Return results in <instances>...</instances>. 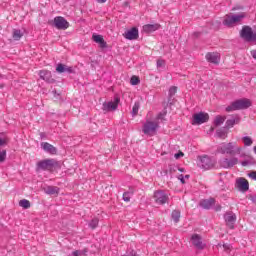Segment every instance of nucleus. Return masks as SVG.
Listing matches in <instances>:
<instances>
[{
  "mask_svg": "<svg viewBox=\"0 0 256 256\" xmlns=\"http://www.w3.org/2000/svg\"><path fill=\"white\" fill-rule=\"evenodd\" d=\"M124 37L129 41H135V39H139V29L135 27L131 28L124 33Z\"/></svg>",
  "mask_w": 256,
  "mask_h": 256,
  "instance_id": "nucleus-15",
  "label": "nucleus"
},
{
  "mask_svg": "<svg viewBox=\"0 0 256 256\" xmlns=\"http://www.w3.org/2000/svg\"><path fill=\"white\" fill-rule=\"evenodd\" d=\"M244 17L245 15L243 14H238V15L228 14L225 16L223 20V25H225L226 27H231V25L235 23H239V21H241V19H243Z\"/></svg>",
  "mask_w": 256,
  "mask_h": 256,
  "instance_id": "nucleus-7",
  "label": "nucleus"
},
{
  "mask_svg": "<svg viewBox=\"0 0 256 256\" xmlns=\"http://www.w3.org/2000/svg\"><path fill=\"white\" fill-rule=\"evenodd\" d=\"M223 248L227 250V249H229V245L224 244V245H223Z\"/></svg>",
  "mask_w": 256,
  "mask_h": 256,
  "instance_id": "nucleus-55",
  "label": "nucleus"
},
{
  "mask_svg": "<svg viewBox=\"0 0 256 256\" xmlns=\"http://www.w3.org/2000/svg\"><path fill=\"white\" fill-rule=\"evenodd\" d=\"M241 123V117L239 115L232 116V118L226 121V129H231L234 125H239Z\"/></svg>",
  "mask_w": 256,
  "mask_h": 256,
  "instance_id": "nucleus-21",
  "label": "nucleus"
},
{
  "mask_svg": "<svg viewBox=\"0 0 256 256\" xmlns=\"http://www.w3.org/2000/svg\"><path fill=\"white\" fill-rule=\"evenodd\" d=\"M157 129H159V122H153V121H146V123L143 125V133L144 135H153L157 132Z\"/></svg>",
  "mask_w": 256,
  "mask_h": 256,
  "instance_id": "nucleus-6",
  "label": "nucleus"
},
{
  "mask_svg": "<svg viewBox=\"0 0 256 256\" xmlns=\"http://www.w3.org/2000/svg\"><path fill=\"white\" fill-rule=\"evenodd\" d=\"M154 201L157 205H165V203H169V195H167L166 191L157 190L154 192Z\"/></svg>",
  "mask_w": 256,
  "mask_h": 256,
  "instance_id": "nucleus-5",
  "label": "nucleus"
},
{
  "mask_svg": "<svg viewBox=\"0 0 256 256\" xmlns=\"http://www.w3.org/2000/svg\"><path fill=\"white\" fill-rule=\"evenodd\" d=\"M157 69H165V60L163 59L157 60Z\"/></svg>",
  "mask_w": 256,
  "mask_h": 256,
  "instance_id": "nucleus-36",
  "label": "nucleus"
},
{
  "mask_svg": "<svg viewBox=\"0 0 256 256\" xmlns=\"http://www.w3.org/2000/svg\"><path fill=\"white\" fill-rule=\"evenodd\" d=\"M252 103L251 100L247 98L238 99L231 103V105L226 107L227 113H231L232 111H241L245 109H249Z\"/></svg>",
  "mask_w": 256,
  "mask_h": 256,
  "instance_id": "nucleus-1",
  "label": "nucleus"
},
{
  "mask_svg": "<svg viewBox=\"0 0 256 256\" xmlns=\"http://www.w3.org/2000/svg\"><path fill=\"white\" fill-rule=\"evenodd\" d=\"M40 137H41V139H45V133H40Z\"/></svg>",
  "mask_w": 256,
  "mask_h": 256,
  "instance_id": "nucleus-53",
  "label": "nucleus"
},
{
  "mask_svg": "<svg viewBox=\"0 0 256 256\" xmlns=\"http://www.w3.org/2000/svg\"><path fill=\"white\" fill-rule=\"evenodd\" d=\"M59 169V162L55 159H44L37 163V171H53Z\"/></svg>",
  "mask_w": 256,
  "mask_h": 256,
  "instance_id": "nucleus-3",
  "label": "nucleus"
},
{
  "mask_svg": "<svg viewBox=\"0 0 256 256\" xmlns=\"http://www.w3.org/2000/svg\"><path fill=\"white\" fill-rule=\"evenodd\" d=\"M131 85H139L141 83V80L137 76H132L130 79Z\"/></svg>",
  "mask_w": 256,
  "mask_h": 256,
  "instance_id": "nucleus-34",
  "label": "nucleus"
},
{
  "mask_svg": "<svg viewBox=\"0 0 256 256\" xmlns=\"http://www.w3.org/2000/svg\"><path fill=\"white\" fill-rule=\"evenodd\" d=\"M239 163V158L232 157V158H224L220 161V167H223V169H231L232 167H235Z\"/></svg>",
  "mask_w": 256,
  "mask_h": 256,
  "instance_id": "nucleus-13",
  "label": "nucleus"
},
{
  "mask_svg": "<svg viewBox=\"0 0 256 256\" xmlns=\"http://www.w3.org/2000/svg\"><path fill=\"white\" fill-rule=\"evenodd\" d=\"M67 65L59 63L56 67L57 73H65Z\"/></svg>",
  "mask_w": 256,
  "mask_h": 256,
  "instance_id": "nucleus-32",
  "label": "nucleus"
},
{
  "mask_svg": "<svg viewBox=\"0 0 256 256\" xmlns=\"http://www.w3.org/2000/svg\"><path fill=\"white\" fill-rule=\"evenodd\" d=\"M178 171H180L181 173H183L185 171V168H179L177 169Z\"/></svg>",
  "mask_w": 256,
  "mask_h": 256,
  "instance_id": "nucleus-54",
  "label": "nucleus"
},
{
  "mask_svg": "<svg viewBox=\"0 0 256 256\" xmlns=\"http://www.w3.org/2000/svg\"><path fill=\"white\" fill-rule=\"evenodd\" d=\"M1 77L3 76L0 75V89H3V87H5V82L1 80Z\"/></svg>",
  "mask_w": 256,
  "mask_h": 256,
  "instance_id": "nucleus-48",
  "label": "nucleus"
},
{
  "mask_svg": "<svg viewBox=\"0 0 256 256\" xmlns=\"http://www.w3.org/2000/svg\"><path fill=\"white\" fill-rule=\"evenodd\" d=\"M98 225H99V219L97 218L92 219L89 223V227H91V229H96Z\"/></svg>",
  "mask_w": 256,
  "mask_h": 256,
  "instance_id": "nucleus-33",
  "label": "nucleus"
},
{
  "mask_svg": "<svg viewBox=\"0 0 256 256\" xmlns=\"http://www.w3.org/2000/svg\"><path fill=\"white\" fill-rule=\"evenodd\" d=\"M194 35H195L196 37H199V32H195Z\"/></svg>",
  "mask_w": 256,
  "mask_h": 256,
  "instance_id": "nucleus-58",
  "label": "nucleus"
},
{
  "mask_svg": "<svg viewBox=\"0 0 256 256\" xmlns=\"http://www.w3.org/2000/svg\"><path fill=\"white\" fill-rule=\"evenodd\" d=\"M217 151L222 155H239L241 153V147H237V143L235 142L223 143L218 147Z\"/></svg>",
  "mask_w": 256,
  "mask_h": 256,
  "instance_id": "nucleus-2",
  "label": "nucleus"
},
{
  "mask_svg": "<svg viewBox=\"0 0 256 256\" xmlns=\"http://www.w3.org/2000/svg\"><path fill=\"white\" fill-rule=\"evenodd\" d=\"M44 193H46V195H59V187L47 186L44 188Z\"/></svg>",
  "mask_w": 256,
  "mask_h": 256,
  "instance_id": "nucleus-24",
  "label": "nucleus"
},
{
  "mask_svg": "<svg viewBox=\"0 0 256 256\" xmlns=\"http://www.w3.org/2000/svg\"><path fill=\"white\" fill-rule=\"evenodd\" d=\"M209 121V114L207 113H197L193 115L192 125H203Z\"/></svg>",
  "mask_w": 256,
  "mask_h": 256,
  "instance_id": "nucleus-10",
  "label": "nucleus"
},
{
  "mask_svg": "<svg viewBox=\"0 0 256 256\" xmlns=\"http://www.w3.org/2000/svg\"><path fill=\"white\" fill-rule=\"evenodd\" d=\"M215 211H221V205H217V206L215 207Z\"/></svg>",
  "mask_w": 256,
  "mask_h": 256,
  "instance_id": "nucleus-51",
  "label": "nucleus"
},
{
  "mask_svg": "<svg viewBox=\"0 0 256 256\" xmlns=\"http://www.w3.org/2000/svg\"><path fill=\"white\" fill-rule=\"evenodd\" d=\"M92 39H93L94 43H98L100 49H106L107 42L105 41V39H103V37L101 35L93 34Z\"/></svg>",
  "mask_w": 256,
  "mask_h": 256,
  "instance_id": "nucleus-19",
  "label": "nucleus"
},
{
  "mask_svg": "<svg viewBox=\"0 0 256 256\" xmlns=\"http://www.w3.org/2000/svg\"><path fill=\"white\" fill-rule=\"evenodd\" d=\"M158 119H163V114H162V113H160V114L158 115Z\"/></svg>",
  "mask_w": 256,
  "mask_h": 256,
  "instance_id": "nucleus-56",
  "label": "nucleus"
},
{
  "mask_svg": "<svg viewBox=\"0 0 256 256\" xmlns=\"http://www.w3.org/2000/svg\"><path fill=\"white\" fill-rule=\"evenodd\" d=\"M248 177H250V179H253L254 181H256V171H252V172L248 173Z\"/></svg>",
  "mask_w": 256,
  "mask_h": 256,
  "instance_id": "nucleus-41",
  "label": "nucleus"
},
{
  "mask_svg": "<svg viewBox=\"0 0 256 256\" xmlns=\"http://www.w3.org/2000/svg\"><path fill=\"white\" fill-rule=\"evenodd\" d=\"M168 173H169V170L164 171V175H168Z\"/></svg>",
  "mask_w": 256,
  "mask_h": 256,
  "instance_id": "nucleus-57",
  "label": "nucleus"
},
{
  "mask_svg": "<svg viewBox=\"0 0 256 256\" xmlns=\"http://www.w3.org/2000/svg\"><path fill=\"white\" fill-rule=\"evenodd\" d=\"M242 167H247L249 165V161L245 160L241 162Z\"/></svg>",
  "mask_w": 256,
  "mask_h": 256,
  "instance_id": "nucleus-49",
  "label": "nucleus"
},
{
  "mask_svg": "<svg viewBox=\"0 0 256 256\" xmlns=\"http://www.w3.org/2000/svg\"><path fill=\"white\" fill-rule=\"evenodd\" d=\"M189 177H190L189 175H185L184 179H189Z\"/></svg>",
  "mask_w": 256,
  "mask_h": 256,
  "instance_id": "nucleus-60",
  "label": "nucleus"
},
{
  "mask_svg": "<svg viewBox=\"0 0 256 256\" xmlns=\"http://www.w3.org/2000/svg\"><path fill=\"white\" fill-rule=\"evenodd\" d=\"M227 119V117H222V116H216L215 120H214V125L216 127H219L220 125H223V123H225V120Z\"/></svg>",
  "mask_w": 256,
  "mask_h": 256,
  "instance_id": "nucleus-26",
  "label": "nucleus"
},
{
  "mask_svg": "<svg viewBox=\"0 0 256 256\" xmlns=\"http://www.w3.org/2000/svg\"><path fill=\"white\" fill-rule=\"evenodd\" d=\"M224 220L229 229H235V223L237 222V215L233 212H226L224 214Z\"/></svg>",
  "mask_w": 256,
  "mask_h": 256,
  "instance_id": "nucleus-11",
  "label": "nucleus"
},
{
  "mask_svg": "<svg viewBox=\"0 0 256 256\" xmlns=\"http://www.w3.org/2000/svg\"><path fill=\"white\" fill-rule=\"evenodd\" d=\"M178 179H179V181H181L182 185H185V176H183V174H180L178 176Z\"/></svg>",
  "mask_w": 256,
  "mask_h": 256,
  "instance_id": "nucleus-43",
  "label": "nucleus"
},
{
  "mask_svg": "<svg viewBox=\"0 0 256 256\" xmlns=\"http://www.w3.org/2000/svg\"><path fill=\"white\" fill-rule=\"evenodd\" d=\"M81 255H87L89 253V249L85 248L84 250H80Z\"/></svg>",
  "mask_w": 256,
  "mask_h": 256,
  "instance_id": "nucleus-47",
  "label": "nucleus"
},
{
  "mask_svg": "<svg viewBox=\"0 0 256 256\" xmlns=\"http://www.w3.org/2000/svg\"><path fill=\"white\" fill-rule=\"evenodd\" d=\"M199 205L202 209L209 210L215 205V198L203 199L199 202Z\"/></svg>",
  "mask_w": 256,
  "mask_h": 256,
  "instance_id": "nucleus-20",
  "label": "nucleus"
},
{
  "mask_svg": "<svg viewBox=\"0 0 256 256\" xmlns=\"http://www.w3.org/2000/svg\"><path fill=\"white\" fill-rule=\"evenodd\" d=\"M12 37L14 41H19L21 37H23V32H21L19 29H14L12 32Z\"/></svg>",
  "mask_w": 256,
  "mask_h": 256,
  "instance_id": "nucleus-25",
  "label": "nucleus"
},
{
  "mask_svg": "<svg viewBox=\"0 0 256 256\" xmlns=\"http://www.w3.org/2000/svg\"><path fill=\"white\" fill-rule=\"evenodd\" d=\"M192 245H194L195 248H197L199 251H203L205 249L206 245L203 243V238H201V235L199 234H193L191 237Z\"/></svg>",
  "mask_w": 256,
  "mask_h": 256,
  "instance_id": "nucleus-14",
  "label": "nucleus"
},
{
  "mask_svg": "<svg viewBox=\"0 0 256 256\" xmlns=\"http://www.w3.org/2000/svg\"><path fill=\"white\" fill-rule=\"evenodd\" d=\"M168 169L170 175H173V173L177 172L178 167L175 165H169Z\"/></svg>",
  "mask_w": 256,
  "mask_h": 256,
  "instance_id": "nucleus-38",
  "label": "nucleus"
},
{
  "mask_svg": "<svg viewBox=\"0 0 256 256\" xmlns=\"http://www.w3.org/2000/svg\"><path fill=\"white\" fill-rule=\"evenodd\" d=\"M97 1V3H106L107 2V0H96Z\"/></svg>",
  "mask_w": 256,
  "mask_h": 256,
  "instance_id": "nucleus-52",
  "label": "nucleus"
},
{
  "mask_svg": "<svg viewBox=\"0 0 256 256\" xmlns=\"http://www.w3.org/2000/svg\"><path fill=\"white\" fill-rule=\"evenodd\" d=\"M131 193L132 192H124L123 193V201L129 203L131 201Z\"/></svg>",
  "mask_w": 256,
  "mask_h": 256,
  "instance_id": "nucleus-35",
  "label": "nucleus"
},
{
  "mask_svg": "<svg viewBox=\"0 0 256 256\" xmlns=\"http://www.w3.org/2000/svg\"><path fill=\"white\" fill-rule=\"evenodd\" d=\"M139 107H141V104L139 102H135L134 106L132 108L133 117H135V115H137V113H139Z\"/></svg>",
  "mask_w": 256,
  "mask_h": 256,
  "instance_id": "nucleus-30",
  "label": "nucleus"
},
{
  "mask_svg": "<svg viewBox=\"0 0 256 256\" xmlns=\"http://www.w3.org/2000/svg\"><path fill=\"white\" fill-rule=\"evenodd\" d=\"M240 37L248 43H256V31L253 32V29L250 26L242 27V30L240 31Z\"/></svg>",
  "mask_w": 256,
  "mask_h": 256,
  "instance_id": "nucleus-4",
  "label": "nucleus"
},
{
  "mask_svg": "<svg viewBox=\"0 0 256 256\" xmlns=\"http://www.w3.org/2000/svg\"><path fill=\"white\" fill-rule=\"evenodd\" d=\"M7 159V150H0V163H5Z\"/></svg>",
  "mask_w": 256,
  "mask_h": 256,
  "instance_id": "nucleus-31",
  "label": "nucleus"
},
{
  "mask_svg": "<svg viewBox=\"0 0 256 256\" xmlns=\"http://www.w3.org/2000/svg\"><path fill=\"white\" fill-rule=\"evenodd\" d=\"M39 75H40V79H42L43 81H46V83H55V79L53 78V76H51V71L41 70L39 72Z\"/></svg>",
  "mask_w": 256,
  "mask_h": 256,
  "instance_id": "nucleus-16",
  "label": "nucleus"
},
{
  "mask_svg": "<svg viewBox=\"0 0 256 256\" xmlns=\"http://www.w3.org/2000/svg\"><path fill=\"white\" fill-rule=\"evenodd\" d=\"M19 206L23 207V209H29V207H31V202L27 199H22L19 201Z\"/></svg>",
  "mask_w": 256,
  "mask_h": 256,
  "instance_id": "nucleus-28",
  "label": "nucleus"
},
{
  "mask_svg": "<svg viewBox=\"0 0 256 256\" xmlns=\"http://www.w3.org/2000/svg\"><path fill=\"white\" fill-rule=\"evenodd\" d=\"M184 153L183 152H179V153H176L175 155H174V157H175V159H181V157H184Z\"/></svg>",
  "mask_w": 256,
  "mask_h": 256,
  "instance_id": "nucleus-42",
  "label": "nucleus"
},
{
  "mask_svg": "<svg viewBox=\"0 0 256 256\" xmlns=\"http://www.w3.org/2000/svg\"><path fill=\"white\" fill-rule=\"evenodd\" d=\"M216 134H217V137H219V138L221 139V138L225 137V135L227 134V132H225V130H223V129H218V130L216 131Z\"/></svg>",
  "mask_w": 256,
  "mask_h": 256,
  "instance_id": "nucleus-37",
  "label": "nucleus"
},
{
  "mask_svg": "<svg viewBox=\"0 0 256 256\" xmlns=\"http://www.w3.org/2000/svg\"><path fill=\"white\" fill-rule=\"evenodd\" d=\"M7 143H9V138H0V147H4V145H7Z\"/></svg>",
  "mask_w": 256,
  "mask_h": 256,
  "instance_id": "nucleus-40",
  "label": "nucleus"
},
{
  "mask_svg": "<svg viewBox=\"0 0 256 256\" xmlns=\"http://www.w3.org/2000/svg\"><path fill=\"white\" fill-rule=\"evenodd\" d=\"M175 93H177V87L176 86H172L169 89V97H173V95H175Z\"/></svg>",
  "mask_w": 256,
  "mask_h": 256,
  "instance_id": "nucleus-39",
  "label": "nucleus"
},
{
  "mask_svg": "<svg viewBox=\"0 0 256 256\" xmlns=\"http://www.w3.org/2000/svg\"><path fill=\"white\" fill-rule=\"evenodd\" d=\"M161 28V25L159 24H146L143 26V32L144 33H153L154 31H157Z\"/></svg>",
  "mask_w": 256,
  "mask_h": 256,
  "instance_id": "nucleus-23",
  "label": "nucleus"
},
{
  "mask_svg": "<svg viewBox=\"0 0 256 256\" xmlns=\"http://www.w3.org/2000/svg\"><path fill=\"white\" fill-rule=\"evenodd\" d=\"M238 185V189L242 191L243 193H246V191L249 189V181L247 179L241 177L236 181Z\"/></svg>",
  "mask_w": 256,
  "mask_h": 256,
  "instance_id": "nucleus-18",
  "label": "nucleus"
},
{
  "mask_svg": "<svg viewBox=\"0 0 256 256\" xmlns=\"http://www.w3.org/2000/svg\"><path fill=\"white\" fill-rule=\"evenodd\" d=\"M54 27L61 31H65L66 29H69V23L62 16H57L54 18Z\"/></svg>",
  "mask_w": 256,
  "mask_h": 256,
  "instance_id": "nucleus-12",
  "label": "nucleus"
},
{
  "mask_svg": "<svg viewBox=\"0 0 256 256\" xmlns=\"http://www.w3.org/2000/svg\"><path fill=\"white\" fill-rule=\"evenodd\" d=\"M242 141L246 147H251V145H253V139H251L249 136H244Z\"/></svg>",
  "mask_w": 256,
  "mask_h": 256,
  "instance_id": "nucleus-29",
  "label": "nucleus"
},
{
  "mask_svg": "<svg viewBox=\"0 0 256 256\" xmlns=\"http://www.w3.org/2000/svg\"><path fill=\"white\" fill-rule=\"evenodd\" d=\"M171 217L174 222L179 223V219H181V211L173 210Z\"/></svg>",
  "mask_w": 256,
  "mask_h": 256,
  "instance_id": "nucleus-27",
  "label": "nucleus"
},
{
  "mask_svg": "<svg viewBox=\"0 0 256 256\" xmlns=\"http://www.w3.org/2000/svg\"><path fill=\"white\" fill-rule=\"evenodd\" d=\"M72 255L73 256H82L81 250H76V251L72 252Z\"/></svg>",
  "mask_w": 256,
  "mask_h": 256,
  "instance_id": "nucleus-45",
  "label": "nucleus"
},
{
  "mask_svg": "<svg viewBox=\"0 0 256 256\" xmlns=\"http://www.w3.org/2000/svg\"><path fill=\"white\" fill-rule=\"evenodd\" d=\"M199 167L202 169H213L215 167V161H213L209 156H199Z\"/></svg>",
  "mask_w": 256,
  "mask_h": 256,
  "instance_id": "nucleus-8",
  "label": "nucleus"
},
{
  "mask_svg": "<svg viewBox=\"0 0 256 256\" xmlns=\"http://www.w3.org/2000/svg\"><path fill=\"white\" fill-rule=\"evenodd\" d=\"M41 148L50 155H57V148H55V146H53L49 142H42Z\"/></svg>",
  "mask_w": 256,
  "mask_h": 256,
  "instance_id": "nucleus-17",
  "label": "nucleus"
},
{
  "mask_svg": "<svg viewBox=\"0 0 256 256\" xmlns=\"http://www.w3.org/2000/svg\"><path fill=\"white\" fill-rule=\"evenodd\" d=\"M127 192L131 193V195H133L135 193V190L133 188H129V190Z\"/></svg>",
  "mask_w": 256,
  "mask_h": 256,
  "instance_id": "nucleus-50",
  "label": "nucleus"
},
{
  "mask_svg": "<svg viewBox=\"0 0 256 256\" xmlns=\"http://www.w3.org/2000/svg\"><path fill=\"white\" fill-rule=\"evenodd\" d=\"M65 73H73V68L66 66V68H65Z\"/></svg>",
  "mask_w": 256,
  "mask_h": 256,
  "instance_id": "nucleus-46",
  "label": "nucleus"
},
{
  "mask_svg": "<svg viewBox=\"0 0 256 256\" xmlns=\"http://www.w3.org/2000/svg\"><path fill=\"white\" fill-rule=\"evenodd\" d=\"M121 101V98L119 96L114 97V101L110 102H104L102 105L103 111H115L117 107H119V102Z\"/></svg>",
  "mask_w": 256,
  "mask_h": 256,
  "instance_id": "nucleus-9",
  "label": "nucleus"
},
{
  "mask_svg": "<svg viewBox=\"0 0 256 256\" xmlns=\"http://www.w3.org/2000/svg\"><path fill=\"white\" fill-rule=\"evenodd\" d=\"M248 199H250V201H252V203H256V195H249Z\"/></svg>",
  "mask_w": 256,
  "mask_h": 256,
  "instance_id": "nucleus-44",
  "label": "nucleus"
},
{
  "mask_svg": "<svg viewBox=\"0 0 256 256\" xmlns=\"http://www.w3.org/2000/svg\"><path fill=\"white\" fill-rule=\"evenodd\" d=\"M206 60L208 63H213L214 65H219V54L215 52H209L206 54Z\"/></svg>",
  "mask_w": 256,
  "mask_h": 256,
  "instance_id": "nucleus-22",
  "label": "nucleus"
},
{
  "mask_svg": "<svg viewBox=\"0 0 256 256\" xmlns=\"http://www.w3.org/2000/svg\"><path fill=\"white\" fill-rule=\"evenodd\" d=\"M52 93H53L54 95H57V90H53Z\"/></svg>",
  "mask_w": 256,
  "mask_h": 256,
  "instance_id": "nucleus-59",
  "label": "nucleus"
}]
</instances>
